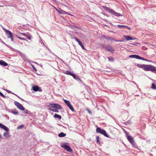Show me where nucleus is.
I'll return each instance as SVG.
<instances>
[{
    "instance_id": "c756f323",
    "label": "nucleus",
    "mask_w": 156,
    "mask_h": 156,
    "mask_svg": "<svg viewBox=\"0 0 156 156\" xmlns=\"http://www.w3.org/2000/svg\"><path fill=\"white\" fill-rule=\"evenodd\" d=\"M73 73L71 72L68 71H65V73L68 75H71Z\"/></svg>"
},
{
    "instance_id": "9b49d317",
    "label": "nucleus",
    "mask_w": 156,
    "mask_h": 156,
    "mask_svg": "<svg viewBox=\"0 0 156 156\" xmlns=\"http://www.w3.org/2000/svg\"><path fill=\"white\" fill-rule=\"evenodd\" d=\"M105 49L106 50L108 51H114V50L110 46H108L106 47Z\"/></svg>"
},
{
    "instance_id": "c9c22d12",
    "label": "nucleus",
    "mask_w": 156,
    "mask_h": 156,
    "mask_svg": "<svg viewBox=\"0 0 156 156\" xmlns=\"http://www.w3.org/2000/svg\"><path fill=\"white\" fill-rule=\"evenodd\" d=\"M101 37L102 39H105V38H106L107 39H109L108 38V37H106L104 35H102L101 36Z\"/></svg>"
},
{
    "instance_id": "5701e85b",
    "label": "nucleus",
    "mask_w": 156,
    "mask_h": 156,
    "mask_svg": "<svg viewBox=\"0 0 156 156\" xmlns=\"http://www.w3.org/2000/svg\"><path fill=\"white\" fill-rule=\"evenodd\" d=\"M68 107L70 109V110H71L72 112H74V109L73 108L72 106V105H71V104H70L68 106Z\"/></svg>"
},
{
    "instance_id": "e433bc0d",
    "label": "nucleus",
    "mask_w": 156,
    "mask_h": 156,
    "mask_svg": "<svg viewBox=\"0 0 156 156\" xmlns=\"http://www.w3.org/2000/svg\"><path fill=\"white\" fill-rule=\"evenodd\" d=\"M20 40H24L26 42H27L28 41L26 39L20 37Z\"/></svg>"
},
{
    "instance_id": "aec40b11",
    "label": "nucleus",
    "mask_w": 156,
    "mask_h": 156,
    "mask_svg": "<svg viewBox=\"0 0 156 156\" xmlns=\"http://www.w3.org/2000/svg\"><path fill=\"white\" fill-rule=\"evenodd\" d=\"M54 117L55 118H57L59 119H61V115H58L57 114H55L54 115Z\"/></svg>"
},
{
    "instance_id": "09e8293b",
    "label": "nucleus",
    "mask_w": 156,
    "mask_h": 156,
    "mask_svg": "<svg viewBox=\"0 0 156 156\" xmlns=\"http://www.w3.org/2000/svg\"><path fill=\"white\" fill-rule=\"evenodd\" d=\"M2 135L1 134H0V139H2Z\"/></svg>"
},
{
    "instance_id": "a878e982",
    "label": "nucleus",
    "mask_w": 156,
    "mask_h": 156,
    "mask_svg": "<svg viewBox=\"0 0 156 156\" xmlns=\"http://www.w3.org/2000/svg\"><path fill=\"white\" fill-rule=\"evenodd\" d=\"M151 88L154 90H156V85L154 83H153L151 85Z\"/></svg>"
},
{
    "instance_id": "dca6fc26",
    "label": "nucleus",
    "mask_w": 156,
    "mask_h": 156,
    "mask_svg": "<svg viewBox=\"0 0 156 156\" xmlns=\"http://www.w3.org/2000/svg\"><path fill=\"white\" fill-rule=\"evenodd\" d=\"M7 132L6 131V132H5L3 134V136L7 138L9 137L10 136L9 133Z\"/></svg>"
},
{
    "instance_id": "a18cd8bd",
    "label": "nucleus",
    "mask_w": 156,
    "mask_h": 156,
    "mask_svg": "<svg viewBox=\"0 0 156 156\" xmlns=\"http://www.w3.org/2000/svg\"><path fill=\"white\" fill-rule=\"evenodd\" d=\"M6 91L8 93H10L11 92V91H10L7 90H6Z\"/></svg>"
},
{
    "instance_id": "2f4dec72",
    "label": "nucleus",
    "mask_w": 156,
    "mask_h": 156,
    "mask_svg": "<svg viewBox=\"0 0 156 156\" xmlns=\"http://www.w3.org/2000/svg\"><path fill=\"white\" fill-rule=\"evenodd\" d=\"M28 114V110L27 109L24 110V112H23V113L21 114V115H23L25 114Z\"/></svg>"
},
{
    "instance_id": "f03ea898",
    "label": "nucleus",
    "mask_w": 156,
    "mask_h": 156,
    "mask_svg": "<svg viewBox=\"0 0 156 156\" xmlns=\"http://www.w3.org/2000/svg\"><path fill=\"white\" fill-rule=\"evenodd\" d=\"M96 132L97 133H101L107 137H108V136L106 133V132L103 129L99 127L96 130Z\"/></svg>"
},
{
    "instance_id": "de8ad7c7",
    "label": "nucleus",
    "mask_w": 156,
    "mask_h": 156,
    "mask_svg": "<svg viewBox=\"0 0 156 156\" xmlns=\"http://www.w3.org/2000/svg\"><path fill=\"white\" fill-rule=\"evenodd\" d=\"M23 127V125L20 126V128H22Z\"/></svg>"
},
{
    "instance_id": "79ce46f5",
    "label": "nucleus",
    "mask_w": 156,
    "mask_h": 156,
    "mask_svg": "<svg viewBox=\"0 0 156 156\" xmlns=\"http://www.w3.org/2000/svg\"><path fill=\"white\" fill-rule=\"evenodd\" d=\"M87 110L89 114L91 113V111H90L88 109V108L87 109Z\"/></svg>"
},
{
    "instance_id": "9d476101",
    "label": "nucleus",
    "mask_w": 156,
    "mask_h": 156,
    "mask_svg": "<svg viewBox=\"0 0 156 156\" xmlns=\"http://www.w3.org/2000/svg\"><path fill=\"white\" fill-rule=\"evenodd\" d=\"M123 37L125 38L127 41H129L130 40H133V39L132 38V37L130 36H126V35H123ZM136 39L135 38H134L133 39Z\"/></svg>"
},
{
    "instance_id": "cd10ccee",
    "label": "nucleus",
    "mask_w": 156,
    "mask_h": 156,
    "mask_svg": "<svg viewBox=\"0 0 156 156\" xmlns=\"http://www.w3.org/2000/svg\"><path fill=\"white\" fill-rule=\"evenodd\" d=\"M55 104H49V107L55 108Z\"/></svg>"
},
{
    "instance_id": "423d86ee",
    "label": "nucleus",
    "mask_w": 156,
    "mask_h": 156,
    "mask_svg": "<svg viewBox=\"0 0 156 156\" xmlns=\"http://www.w3.org/2000/svg\"><path fill=\"white\" fill-rule=\"evenodd\" d=\"M62 147L64 148L65 150H66L67 151L69 152H71L72 151V150L71 148L69 146L63 144L61 146Z\"/></svg>"
},
{
    "instance_id": "72a5a7b5",
    "label": "nucleus",
    "mask_w": 156,
    "mask_h": 156,
    "mask_svg": "<svg viewBox=\"0 0 156 156\" xmlns=\"http://www.w3.org/2000/svg\"><path fill=\"white\" fill-rule=\"evenodd\" d=\"M108 58L109 59V61H113L114 60V58L112 57H108Z\"/></svg>"
},
{
    "instance_id": "37998d69",
    "label": "nucleus",
    "mask_w": 156,
    "mask_h": 156,
    "mask_svg": "<svg viewBox=\"0 0 156 156\" xmlns=\"http://www.w3.org/2000/svg\"><path fill=\"white\" fill-rule=\"evenodd\" d=\"M82 48L83 49V50H85L86 49H85V48H84V46H83V45H82L81 46Z\"/></svg>"
},
{
    "instance_id": "393cba45",
    "label": "nucleus",
    "mask_w": 156,
    "mask_h": 156,
    "mask_svg": "<svg viewBox=\"0 0 156 156\" xmlns=\"http://www.w3.org/2000/svg\"><path fill=\"white\" fill-rule=\"evenodd\" d=\"M14 104L16 105L17 106L18 108L20 109V103L17 102V101H15L14 102Z\"/></svg>"
},
{
    "instance_id": "1a4fd4ad",
    "label": "nucleus",
    "mask_w": 156,
    "mask_h": 156,
    "mask_svg": "<svg viewBox=\"0 0 156 156\" xmlns=\"http://www.w3.org/2000/svg\"><path fill=\"white\" fill-rule=\"evenodd\" d=\"M0 128H2L6 131H8L9 130V128L7 126L1 123H0Z\"/></svg>"
},
{
    "instance_id": "b1692460",
    "label": "nucleus",
    "mask_w": 156,
    "mask_h": 156,
    "mask_svg": "<svg viewBox=\"0 0 156 156\" xmlns=\"http://www.w3.org/2000/svg\"><path fill=\"white\" fill-rule=\"evenodd\" d=\"M58 136L59 137H62L65 136L66 134L63 133H61L58 134Z\"/></svg>"
},
{
    "instance_id": "7c9ffc66",
    "label": "nucleus",
    "mask_w": 156,
    "mask_h": 156,
    "mask_svg": "<svg viewBox=\"0 0 156 156\" xmlns=\"http://www.w3.org/2000/svg\"><path fill=\"white\" fill-rule=\"evenodd\" d=\"M96 139L97 140V142L98 143L100 144V142L99 141V137L98 136H96Z\"/></svg>"
},
{
    "instance_id": "f8f14e48",
    "label": "nucleus",
    "mask_w": 156,
    "mask_h": 156,
    "mask_svg": "<svg viewBox=\"0 0 156 156\" xmlns=\"http://www.w3.org/2000/svg\"><path fill=\"white\" fill-rule=\"evenodd\" d=\"M20 34H22L23 36L26 37L27 39L29 40L30 39L31 37L29 34L25 33H20Z\"/></svg>"
},
{
    "instance_id": "7ed1b4c3",
    "label": "nucleus",
    "mask_w": 156,
    "mask_h": 156,
    "mask_svg": "<svg viewBox=\"0 0 156 156\" xmlns=\"http://www.w3.org/2000/svg\"><path fill=\"white\" fill-rule=\"evenodd\" d=\"M127 139L128 141L133 146H135V144L133 138L131 136L127 135Z\"/></svg>"
},
{
    "instance_id": "8fccbe9b",
    "label": "nucleus",
    "mask_w": 156,
    "mask_h": 156,
    "mask_svg": "<svg viewBox=\"0 0 156 156\" xmlns=\"http://www.w3.org/2000/svg\"><path fill=\"white\" fill-rule=\"evenodd\" d=\"M17 129H20V126H18Z\"/></svg>"
},
{
    "instance_id": "ddd939ff",
    "label": "nucleus",
    "mask_w": 156,
    "mask_h": 156,
    "mask_svg": "<svg viewBox=\"0 0 156 156\" xmlns=\"http://www.w3.org/2000/svg\"><path fill=\"white\" fill-rule=\"evenodd\" d=\"M0 64L4 66H6L8 65V64L7 63L3 60L0 61Z\"/></svg>"
},
{
    "instance_id": "f3484780",
    "label": "nucleus",
    "mask_w": 156,
    "mask_h": 156,
    "mask_svg": "<svg viewBox=\"0 0 156 156\" xmlns=\"http://www.w3.org/2000/svg\"><path fill=\"white\" fill-rule=\"evenodd\" d=\"M55 108L57 109H58L60 110L62 108V107L59 105L57 104H56Z\"/></svg>"
},
{
    "instance_id": "39448f33",
    "label": "nucleus",
    "mask_w": 156,
    "mask_h": 156,
    "mask_svg": "<svg viewBox=\"0 0 156 156\" xmlns=\"http://www.w3.org/2000/svg\"><path fill=\"white\" fill-rule=\"evenodd\" d=\"M108 12L111 14H113L117 16H122L120 14L116 12L114 10L112 9H110Z\"/></svg>"
},
{
    "instance_id": "c85d7f7f",
    "label": "nucleus",
    "mask_w": 156,
    "mask_h": 156,
    "mask_svg": "<svg viewBox=\"0 0 156 156\" xmlns=\"http://www.w3.org/2000/svg\"><path fill=\"white\" fill-rule=\"evenodd\" d=\"M118 27H126L127 28H128V29H129V30H130V27H129L126 26H125V25H118Z\"/></svg>"
},
{
    "instance_id": "bb28decb",
    "label": "nucleus",
    "mask_w": 156,
    "mask_h": 156,
    "mask_svg": "<svg viewBox=\"0 0 156 156\" xmlns=\"http://www.w3.org/2000/svg\"><path fill=\"white\" fill-rule=\"evenodd\" d=\"M103 8L108 12L110 8L105 6H103Z\"/></svg>"
},
{
    "instance_id": "49530a36",
    "label": "nucleus",
    "mask_w": 156,
    "mask_h": 156,
    "mask_svg": "<svg viewBox=\"0 0 156 156\" xmlns=\"http://www.w3.org/2000/svg\"><path fill=\"white\" fill-rule=\"evenodd\" d=\"M10 38H11V41H13V39L12 38V36L11 37H10Z\"/></svg>"
},
{
    "instance_id": "6e6552de",
    "label": "nucleus",
    "mask_w": 156,
    "mask_h": 156,
    "mask_svg": "<svg viewBox=\"0 0 156 156\" xmlns=\"http://www.w3.org/2000/svg\"><path fill=\"white\" fill-rule=\"evenodd\" d=\"M32 88L33 90L34 91H39L41 92L42 91V90L41 88L37 86H34Z\"/></svg>"
},
{
    "instance_id": "473e14b6",
    "label": "nucleus",
    "mask_w": 156,
    "mask_h": 156,
    "mask_svg": "<svg viewBox=\"0 0 156 156\" xmlns=\"http://www.w3.org/2000/svg\"><path fill=\"white\" fill-rule=\"evenodd\" d=\"M20 110H22V111H24V110H25V108L21 104H20Z\"/></svg>"
},
{
    "instance_id": "4c0bfd02",
    "label": "nucleus",
    "mask_w": 156,
    "mask_h": 156,
    "mask_svg": "<svg viewBox=\"0 0 156 156\" xmlns=\"http://www.w3.org/2000/svg\"><path fill=\"white\" fill-rule=\"evenodd\" d=\"M71 76H72L74 79H75L76 77V75L73 73H72Z\"/></svg>"
},
{
    "instance_id": "20e7f679",
    "label": "nucleus",
    "mask_w": 156,
    "mask_h": 156,
    "mask_svg": "<svg viewBox=\"0 0 156 156\" xmlns=\"http://www.w3.org/2000/svg\"><path fill=\"white\" fill-rule=\"evenodd\" d=\"M2 29L5 32L6 35L8 36V38H10V37H12V33L10 32V31L7 30L3 27H2Z\"/></svg>"
},
{
    "instance_id": "2eb2a0df",
    "label": "nucleus",
    "mask_w": 156,
    "mask_h": 156,
    "mask_svg": "<svg viewBox=\"0 0 156 156\" xmlns=\"http://www.w3.org/2000/svg\"><path fill=\"white\" fill-rule=\"evenodd\" d=\"M129 57L130 58H134L138 59L139 58V56L136 55H131L129 56Z\"/></svg>"
},
{
    "instance_id": "5fc2aeb1",
    "label": "nucleus",
    "mask_w": 156,
    "mask_h": 156,
    "mask_svg": "<svg viewBox=\"0 0 156 156\" xmlns=\"http://www.w3.org/2000/svg\"><path fill=\"white\" fill-rule=\"evenodd\" d=\"M2 41V40L0 39V41Z\"/></svg>"
},
{
    "instance_id": "4be33fe9",
    "label": "nucleus",
    "mask_w": 156,
    "mask_h": 156,
    "mask_svg": "<svg viewBox=\"0 0 156 156\" xmlns=\"http://www.w3.org/2000/svg\"><path fill=\"white\" fill-rule=\"evenodd\" d=\"M48 109V110L51 111L53 112H58V110L57 109H51V108H49Z\"/></svg>"
},
{
    "instance_id": "f704fd0d",
    "label": "nucleus",
    "mask_w": 156,
    "mask_h": 156,
    "mask_svg": "<svg viewBox=\"0 0 156 156\" xmlns=\"http://www.w3.org/2000/svg\"><path fill=\"white\" fill-rule=\"evenodd\" d=\"M139 58H138V59H141V60H145V61H146V60L144 58H143V57H141L140 56H139Z\"/></svg>"
},
{
    "instance_id": "6ab92c4d",
    "label": "nucleus",
    "mask_w": 156,
    "mask_h": 156,
    "mask_svg": "<svg viewBox=\"0 0 156 156\" xmlns=\"http://www.w3.org/2000/svg\"><path fill=\"white\" fill-rule=\"evenodd\" d=\"M136 66L138 67L139 68L144 69V65H141L140 64H136L135 65Z\"/></svg>"
},
{
    "instance_id": "603ef678",
    "label": "nucleus",
    "mask_w": 156,
    "mask_h": 156,
    "mask_svg": "<svg viewBox=\"0 0 156 156\" xmlns=\"http://www.w3.org/2000/svg\"><path fill=\"white\" fill-rule=\"evenodd\" d=\"M1 41L2 42V43H4V42L2 41Z\"/></svg>"
},
{
    "instance_id": "f257e3e1",
    "label": "nucleus",
    "mask_w": 156,
    "mask_h": 156,
    "mask_svg": "<svg viewBox=\"0 0 156 156\" xmlns=\"http://www.w3.org/2000/svg\"><path fill=\"white\" fill-rule=\"evenodd\" d=\"M146 71H156V67L151 65H144L143 69Z\"/></svg>"
},
{
    "instance_id": "3c124183",
    "label": "nucleus",
    "mask_w": 156,
    "mask_h": 156,
    "mask_svg": "<svg viewBox=\"0 0 156 156\" xmlns=\"http://www.w3.org/2000/svg\"><path fill=\"white\" fill-rule=\"evenodd\" d=\"M23 46L24 45H25V42L24 41V43L23 44Z\"/></svg>"
},
{
    "instance_id": "a211bd4d",
    "label": "nucleus",
    "mask_w": 156,
    "mask_h": 156,
    "mask_svg": "<svg viewBox=\"0 0 156 156\" xmlns=\"http://www.w3.org/2000/svg\"><path fill=\"white\" fill-rule=\"evenodd\" d=\"M76 41L78 42L79 43V44L81 46L83 45L81 42H80L78 39H77L75 37L74 38Z\"/></svg>"
},
{
    "instance_id": "58836bf2",
    "label": "nucleus",
    "mask_w": 156,
    "mask_h": 156,
    "mask_svg": "<svg viewBox=\"0 0 156 156\" xmlns=\"http://www.w3.org/2000/svg\"><path fill=\"white\" fill-rule=\"evenodd\" d=\"M112 40L115 41H119V42H123V40H116L115 39H112Z\"/></svg>"
},
{
    "instance_id": "0eeeda50",
    "label": "nucleus",
    "mask_w": 156,
    "mask_h": 156,
    "mask_svg": "<svg viewBox=\"0 0 156 156\" xmlns=\"http://www.w3.org/2000/svg\"><path fill=\"white\" fill-rule=\"evenodd\" d=\"M54 8L55 9L56 11L59 13L62 14H67V12L62 10L60 9L59 8L58 9L56 8V7H54Z\"/></svg>"
},
{
    "instance_id": "ea45409f",
    "label": "nucleus",
    "mask_w": 156,
    "mask_h": 156,
    "mask_svg": "<svg viewBox=\"0 0 156 156\" xmlns=\"http://www.w3.org/2000/svg\"><path fill=\"white\" fill-rule=\"evenodd\" d=\"M75 79H76V80H77L78 81H82L78 77H76Z\"/></svg>"
},
{
    "instance_id": "4468645a",
    "label": "nucleus",
    "mask_w": 156,
    "mask_h": 156,
    "mask_svg": "<svg viewBox=\"0 0 156 156\" xmlns=\"http://www.w3.org/2000/svg\"><path fill=\"white\" fill-rule=\"evenodd\" d=\"M10 112L15 115L18 114V112L15 109L12 110Z\"/></svg>"
},
{
    "instance_id": "a19ab883",
    "label": "nucleus",
    "mask_w": 156,
    "mask_h": 156,
    "mask_svg": "<svg viewBox=\"0 0 156 156\" xmlns=\"http://www.w3.org/2000/svg\"><path fill=\"white\" fill-rule=\"evenodd\" d=\"M0 95L2 97H3V98H5V96L4 95L2 92H0Z\"/></svg>"
},
{
    "instance_id": "864d4df0",
    "label": "nucleus",
    "mask_w": 156,
    "mask_h": 156,
    "mask_svg": "<svg viewBox=\"0 0 156 156\" xmlns=\"http://www.w3.org/2000/svg\"><path fill=\"white\" fill-rule=\"evenodd\" d=\"M18 37V38L20 39V37Z\"/></svg>"
},
{
    "instance_id": "c03bdc74",
    "label": "nucleus",
    "mask_w": 156,
    "mask_h": 156,
    "mask_svg": "<svg viewBox=\"0 0 156 156\" xmlns=\"http://www.w3.org/2000/svg\"><path fill=\"white\" fill-rule=\"evenodd\" d=\"M82 48L83 49V50H85L86 49H85V48H84V46H83V45H82L81 46Z\"/></svg>"
},
{
    "instance_id": "412c9836",
    "label": "nucleus",
    "mask_w": 156,
    "mask_h": 156,
    "mask_svg": "<svg viewBox=\"0 0 156 156\" xmlns=\"http://www.w3.org/2000/svg\"><path fill=\"white\" fill-rule=\"evenodd\" d=\"M64 103L67 105L68 106L70 104V102L67 100L64 99Z\"/></svg>"
}]
</instances>
